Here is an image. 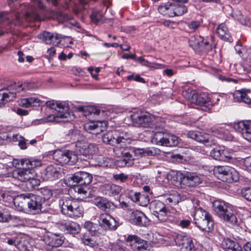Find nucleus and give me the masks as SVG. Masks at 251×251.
<instances>
[{
  "label": "nucleus",
  "mask_w": 251,
  "mask_h": 251,
  "mask_svg": "<svg viewBox=\"0 0 251 251\" xmlns=\"http://www.w3.org/2000/svg\"><path fill=\"white\" fill-rule=\"evenodd\" d=\"M131 138L130 135L121 129H117L109 131L102 137V141L111 146H116L114 148V152L118 157H122L118 161L120 167H129L133 164L132 152L131 148L126 147V143Z\"/></svg>",
  "instance_id": "f257e3e1"
},
{
  "label": "nucleus",
  "mask_w": 251,
  "mask_h": 251,
  "mask_svg": "<svg viewBox=\"0 0 251 251\" xmlns=\"http://www.w3.org/2000/svg\"><path fill=\"white\" fill-rule=\"evenodd\" d=\"M21 163L23 167L13 171V177L25 183L27 189L32 190L40 184L39 179L36 178L34 168L40 166L41 162L37 159L24 158L21 159Z\"/></svg>",
  "instance_id": "f03ea898"
},
{
  "label": "nucleus",
  "mask_w": 251,
  "mask_h": 251,
  "mask_svg": "<svg viewBox=\"0 0 251 251\" xmlns=\"http://www.w3.org/2000/svg\"><path fill=\"white\" fill-rule=\"evenodd\" d=\"M213 207L215 213L225 222L232 226L239 225L240 220L228 203L224 201H215Z\"/></svg>",
  "instance_id": "7ed1b4c3"
},
{
  "label": "nucleus",
  "mask_w": 251,
  "mask_h": 251,
  "mask_svg": "<svg viewBox=\"0 0 251 251\" xmlns=\"http://www.w3.org/2000/svg\"><path fill=\"white\" fill-rule=\"evenodd\" d=\"M61 212L69 217L75 218L83 215V209L78 203L69 197H64L58 202Z\"/></svg>",
  "instance_id": "20e7f679"
},
{
  "label": "nucleus",
  "mask_w": 251,
  "mask_h": 251,
  "mask_svg": "<svg viewBox=\"0 0 251 251\" xmlns=\"http://www.w3.org/2000/svg\"><path fill=\"white\" fill-rule=\"evenodd\" d=\"M23 198L21 200V204H18L20 210L24 209L25 205H27L29 212L33 214L42 212L44 205V199L42 198V196L28 194V195L22 194Z\"/></svg>",
  "instance_id": "39448f33"
},
{
  "label": "nucleus",
  "mask_w": 251,
  "mask_h": 251,
  "mask_svg": "<svg viewBox=\"0 0 251 251\" xmlns=\"http://www.w3.org/2000/svg\"><path fill=\"white\" fill-rule=\"evenodd\" d=\"M46 105L47 107L55 110L58 113L56 115H50L45 119H41L42 122H59L57 118H67L70 115L68 104L64 101L50 100L46 101Z\"/></svg>",
  "instance_id": "423d86ee"
},
{
  "label": "nucleus",
  "mask_w": 251,
  "mask_h": 251,
  "mask_svg": "<svg viewBox=\"0 0 251 251\" xmlns=\"http://www.w3.org/2000/svg\"><path fill=\"white\" fill-rule=\"evenodd\" d=\"M195 224L202 231L210 232L214 228V223L211 215L202 208H198L194 215Z\"/></svg>",
  "instance_id": "0eeeda50"
},
{
  "label": "nucleus",
  "mask_w": 251,
  "mask_h": 251,
  "mask_svg": "<svg viewBox=\"0 0 251 251\" xmlns=\"http://www.w3.org/2000/svg\"><path fill=\"white\" fill-rule=\"evenodd\" d=\"M214 173L217 178L228 183L239 180V173L233 168L228 166H218L214 168Z\"/></svg>",
  "instance_id": "6e6552de"
},
{
  "label": "nucleus",
  "mask_w": 251,
  "mask_h": 251,
  "mask_svg": "<svg viewBox=\"0 0 251 251\" xmlns=\"http://www.w3.org/2000/svg\"><path fill=\"white\" fill-rule=\"evenodd\" d=\"M93 179L91 174L85 172H78L74 174L67 176L64 179L65 184L68 186L72 187L77 184L87 186Z\"/></svg>",
  "instance_id": "1a4fd4ad"
},
{
  "label": "nucleus",
  "mask_w": 251,
  "mask_h": 251,
  "mask_svg": "<svg viewBox=\"0 0 251 251\" xmlns=\"http://www.w3.org/2000/svg\"><path fill=\"white\" fill-rule=\"evenodd\" d=\"M53 158L62 165H73L78 160L77 154L74 151L69 150L56 151L53 154Z\"/></svg>",
  "instance_id": "9d476101"
},
{
  "label": "nucleus",
  "mask_w": 251,
  "mask_h": 251,
  "mask_svg": "<svg viewBox=\"0 0 251 251\" xmlns=\"http://www.w3.org/2000/svg\"><path fill=\"white\" fill-rule=\"evenodd\" d=\"M187 136L188 138L203 144L207 146L215 145L217 143V138L215 136L197 130L188 131Z\"/></svg>",
  "instance_id": "9b49d317"
},
{
  "label": "nucleus",
  "mask_w": 251,
  "mask_h": 251,
  "mask_svg": "<svg viewBox=\"0 0 251 251\" xmlns=\"http://www.w3.org/2000/svg\"><path fill=\"white\" fill-rule=\"evenodd\" d=\"M132 123L138 126L149 128L154 116L149 113L136 111L130 115Z\"/></svg>",
  "instance_id": "f8f14e48"
},
{
  "label": "nucleus",
  "mask_w": 251,
  "mask_h": 251,
  "mask_svg": "<svg viewBox=\"0 0 251 251\" xmlns=\"http://www.w3.org/2000/svg\"><path fill=\"white\" fill-rule=\"evenodd\" d=\"M174 241L181 251H195L196 250L193 238L183 233L176 234Z\"/></svg>",
  "instance_id": "ddd939ff"
},
{
  "label": "nucleus",
  "mask_w": 251,
  "mask_h": 251,
  "mask_svg": "<svg viewBox=\"0 0 251 251\" xmlns=\"http://www.w3.org/2000/svg\"><path fill=\"white\" fill-rule=\"evenodd\" d=\"M76 148L78 153L88 158L92 157L99 151V148L97 145L87 142H77Z\"/></svg>",
  "instance_id": "4468645a"
},
{
  "label": "nucleus",
  "mask_w": 251,
  "mask_h": 251,
  "mask_svg": "<svg viewBox=\"0 0 251 251\" xmlns=\"http://www.w3.org/2000/svg\"><path fill=\"white\" fill-rule=\"evenodd\" d=\"M126 242L133 251H149L147 242L137 236L128 235Z\"/></svg>",
  "instance_id": "2eb2a0df"
},
{
  "label": "nucleus",
  "mask_w": 251,
  "mask_h": 251,
  "mask_svg": "<svg viewBox=\"0 0 251 251\" xmlns=\"http://www.w3.org/2000/svg\"><path fill=\"white\" fill-rule=\"evenodd\" d=\"M100 226L104 230H115L119 226L115 218L109 214H101L99 218Z\"/></svg>",
  "instance_id": "dca6fc26"
},
{
  "label": "nucleus",
  "mask_w": 251,
  "mask_h": 251,
  "mask_svg": "<svg viewBox=\"0 0 251 251\" xmlns=\"http://www.w3.org/2000/svg\"><path fill=\"white\" fill-rule=\"evenodd\" d=\"M181 183L188 187H195L202 182V178L197 173L186 172L181 177Z\"/></svg>",
  "instance_id": "f3484780"
},
{
  "label": "nucleus",
  "mask_w": 251,
  "mask_h": 251,
  "mask_svg": "<svg viewBox=\"0 0 251 251\" xmlns=\"http://www.w3.org/2000/svg\"><path fill=\"white\" fill-rule=\"evenodd\" d=\"M210 154L213 159L222 161H228L232 158L231 152L224 147L214 148L210 151Z\"/></svg>",
  "instance_id": "a211bd4d"
},
{
  "label": "nucleus",
  "mask_w": 251,
  "mask_h": 251,
  "mask_svg": "<svg viewBox=\"0 0 251 251\" xmlns=\"http://www.w3.org/2000/svg\"><path fill=\"white\" fill-rule=\"evenodd\" d=\"M129 220L132 224L139 226H146L150 222L143 212L137 210H133L130 213Z\"/></svg>",
  "instance_id": "6ab92c4d"
},
{
  "label": "nucleus",
  "mask_w": 251,
  "mask_h": 251,
  "mask_svg": "<svg viewBox=\"0 0 251 251\" xmlns=\"http://www.w3.org/2000/svg\"><path fill=\"white\" fill-rule=\"evenodd\" d=\"M191 102L195 104L202 106V110L206 111L210 109L211 101L206 93L194 94L192 96Z\"/></svg>",
  "instance_id": "aec40b11"
},
{
  "label": "nucleus",
  "mask_w": 251,
  "mask_h": 251,
  "mask_svg": "<svg viewBox=\"0 0 251 251\" xmlns=\"http://www.w3.org/2000/svg\"><path fill=\"white\" fill-rule=\"evenodd\" d=\"M84 128L86 131L92 133L97 134L106 128V122L105 121L90 122L84 124Z\"/></svg>",
  "instance_id": "412c9836"
},
{
  "label": "nucleus",
  "mask_w": 251,
  "mask_h": 251,
  "mask_svg": "<svg viewBox=\"0 0 251 251\" xmlns=\"http://www.w3.org/2000/svg\"><path fill=\"white\" fill-rule=\"evenodd\" d=\"M234 128L241 131L243 136L251 142V121L240 122L234 125Z\"/></svg>",
  "instance_id": "4be33fe9"
},
{
  "label": "nucleus",
  "mask_w": 251,
  "mask_h": 251,
  "mask_svg": "<svg viewBox=\"0 0 251 251\" xmlns=\"http://www.w3.org/2000/svg\"><path fill=\"white\" fill-rule=\"evenodd\" d=\"M93 203L98 207L106 212H109L110 210H114L116 207V206L113 202L101 197L94 198Z\"/></svg>",
  "instance_id": "5701e85b"
},
{
  "label": "nucleus",
  "mask_w": 251,
  "mask_h": 251,
  "mask_svg": "<svg viewBox=\"0 0 251 251\" xmlns=\"http://www.w3.org/2000/svg\"><path fill=\"white\" fill-rule=\"evenodd\" d=\"M60 168L54 165H50L47 167L43 175V178L47 181H53L58 179L60 176Z\"/></svg>",
  "instance_id": "b1692460"
},
{
  "label": "nucleus",
  "mask_w": 251,
  "mask_h": 251,
  "mask_svg": "<svg viewBox=\"0 0 251 251\" xmlns=\"http://www.w3.org/2000/svg\"><path fill=\"white\" fill-rule=\"evenodd\" d=\"M40 38H42L43 41L47 44H52L54 45H58L60 44L63 36L57 33L44 32L42 35H40Z\"/></svg>",
  "instance_id": "393cba45"
},
{
  "label": "nucleus",
  "mask_w": 251,
  "mask_h": 251,
  "mask_svg": "<svg viewBox=\"0 0 251 251\" xmlns=\"http://www.w3.org/2000/svg\"><path fill=\"white\" fill-rule=\"evenodd\" d=\"M60 228L65 233L72 235L79 233L81 230V227L78 224L72 221L61 224Z\"/></svg>",
  "instance_id": "a878e982"
},
{
  "label": "nucleus",
  "mask_w": 251,
  "mask_h": 251,
  "mask_svg": "<svg viewBox=\"0 0 251 251\" xmlns=\"http://www.w3.org/2000/svg\"><path fill=\"white\" fill-rule=\"evenodd\" d=\"M247 92H250V90H241L235 91L233 94V100L235 102H243L251 107V99L247 95Z\"/></svg>",
  "instance_id": "bb28decb"
},
{
  "label": "nucleus",
  "mask_w": 251,
  "mask_h": 251,
  "mask_svg": "<svg viewBox=\"0 0 251 251\" xmlns=\"http://www.w3.org/2000/svg\"><path fill=\"white\" fill-rule=\"evenodd\" d=\"M16 97V92L12 91V88L0 90V104L13 100Z\"/></svg>",
  "instance_id": "cd10ccee"
},
{
  "label": "nucleus",
  "mask_w": 251,
  "mask_h": 251,
  "mask_svg": "<svg viewBox=\"0 0 251 251\" xmlns=\"http://www.w3.org/2000/svg\"><path fill=\"white\" fill-rule=\"evenodd\" d=\"M216 33L222 40L229 42H233L232 37L230 36L227 27L225 24H221L217 27Z\"/></svg>",
  "instance_id": "c85d7f7f"
},
{
  "label": "nucleus",
  "mask_w": 251,
  "mask_h": 251,
  "mask_svg": "<svg viewBox=\"0 0 251 251\" xmlns=\"http://www.w3.org/2000/svg\"><path fill=\"white\" fill-rule=\"evenodd\" d=\"M1 197L3 201L7 203L13 202L15 206H18V204H21V200L23 198V196L21 195L20 196L15 198L14 194L10 191H5L1 193Z\"/></svg>",
  "instance_id": "c756f323"
},
{
  "label": "nucleus",
  "mask_w": 251,
  "mask_h": 251,
  "mask_svg": "<svg viewBox=\"0 0 251 251\" xmlns=\"http://www.w3.org/2000/svg\"><path fill=\"white\" fill-rule=\"evenodd\" d=\"M65 238L63 236L56 234L48 236L46 238V243L51 247H58L62 245Z\"/></svg>",
  "instance_id": "7c9ffc66"
},
{
  "label": "nucleus",
  "mask_w": 251,
  "mask_h": 251,
  "mask_svg": "<svg viewBox=\"0 0 251 251\" xmlns=\"http://www.w3.org/2000/svg\"><path fill=\"white\" fill-rule=\"evenodd\" d=\"M131 200L138 205L146 206L150 203V199L148 195L141 194L136 192L131 196Z\"/></svg>",
  "instance_id": "2f4dec72"
},
{
  "label": "nucleus",
  "mask_w": 251,
  "mask_h": 251,
  "mask_svg": "<svg viewBox=\"0 0 251 251\" xmlns=\"http://www.w3.org/2000/svg\"><path fill=\"white\" fill-rule=\"evenodd\" d=\"M222 247L228 251H243L239 244L229 238L224 239L222 242Z\"/></svg>",
  "instance_id": "473e14b6"
},
{
  "label": "nucleus",
  "mask_w": 251,
  "mask_h": 251,
  "mask_svg": "<svg viewBox=\"0 0 251 251\" xmlns=\"http://www.w3.org/2000/svg\"><path fill=\"white\" fill-rule=\"evenodd\" d=\"M42 101L38 98L30 97L24 98L20 100L19 104L21 106L26 108L34 106H40Z\"/></svg>",
  "instance_id": "72a5a7b5"
},
{
  "label": "nucleus",
  "mask_w": 251,
  "mask_h": 251,
  "mask_svg": "<svg viewBox=\"0 0 251 251\" xmlns=\"http://www.w3.org/2000/svg\"><path fill=\"white\" fill-rule=\"evenodd\" d=\"M153 215L158 221L161 223H165L168 221L176 223L177 221L176 220H175L171 219L170 210L167 208H165L164 210H162Z\"/></svg>",
  "instance_id": "f704fd0d"
},
{
  "label": "nucleus",
  "mask_w": 251,
  "mask_h": 251,
  "mask_svg": "<svg viewBox=\"0 0 251 251\" xmlns=\"http://www.w3.org/2000/svg\"><path fill=\"white\" fill-rule=\"evenodd\" d=\"M164 126L165 123L163 122L162 118L154 116V119L151 121L149 128L152 129V132H154L155 131L164 130Z\"/></svg>",
  "instance_id": "c9c22d12"
},
{
  "label": "nucleus",
  "mask_w": 251,
  "mask_h": 251,
  "mask_svg": "<svg viewBox=\"0 0 251 251\" xmlns=\"http://www.w3.org/2000/svg\"><path fill=\"white\" fill-rule=\"evenodd\" d=\"M79 111L82 112L85 116L93 114L99 115L100 113V109L94 106H80L77 107Z\"/></svg>",
  "instance_id": "e433bc0d"
},
{
  "label": "nucleus",
  "mask_w": 251,
  "mask_h": 251,
  "mask_svg": "<svg viewBox=\"0 0 251 251\" xmlns=\"http://www.w3.org/2000/svg\"><path fill=\"white\" fill-rule=\"evenodd\" d=\"M152 139V142L157 145L163 146L166 138L167 132H165L164 130L155 131Z\"/></svg>",
  "instance_id": "4c0bfd02"
},
{
  "label": "nucleus",
  "mask_w": 251,
  "mask_h": 251,
  "mask_svg": "<svg viewBox=\"0 0 251 251\" xmlns=\"http://www.w3.org/2000/svg\"><path fill=\"white\" fill-rule=\"evenodd\" d=\"M33 84L31 82H25L24 83L18 84L12 87V91H15L17 93H20L22 91L30 90L33 89Z\"/></svg>",
  "instance_id": "58836bf2"
},
{
  "label": "nucleus",
  "mask_w": 251,
  "mask_h": 251,
  "mask_svg": "<svg viewBox=\"0 0 251 251\" xmlns=\"http://www.w3.org/2000/svg\"><path fill=\"white\" fill-rule=\"evenodd\" d=\"M150 209L152 211L153 214L154 215L162 210H164L166 205L162 201L159 200H154L152 201L150 205Z\"/></svg>",
  "instance_id": "ea45409f"
},
{
  "label": "nucleus",
  "mask_w": 251,
  "mask_h": 251,
  "mask_svg": "<svg viewBox=\"0 0 251 251\" xmlns=\"http://www.w3.org/2000/svg\"><path fill=\"white\" fill-rule=\"evenodd\" d=\"M164 145L168 147H173L177 145L178 143V137L174 135L169 134L167 133Z\"/></svg>",
  "instance_id": "a19ab883"
},
{
  "label": "nucleus",
  "mask_w": 251,
  "mask_h": 251,
  "mask_svg": "<svg viewBox=\"0 0 251 251\" xmlns=\"http://www.w3.org/2000/svg\"><path fill=\"white\" fill-rule=\"evenodd\" d=\"M232 16L233 18L237 21H239L241 24L246 26L250 25L251 23L249 20L246 18H245L240 11H234L232 13Z\"/></svg>",
  "instance_id": "79ce46f5"
},
{
  "label": "nucleus",
  "mask_w": 251,
  "mask_h": 251,
  "mask_svg": "<svg viewBox=\"0 0 251 251\" xmlns=\"http://www.w3.org/2000/svg\"><path fill=\"white\" fill-rule=\"evenodd\" d=\"M12 141L14 142L18 141V145L22 150H25L27 148L26 141L28 140L22 136L18 134H13Z\"/></svg>",
  "instance_id": "37998d69"
},
{
  "label": "nucleus",
  "mask_w": 251,
  "mask_h": 251,
  "mask_svg": "<svg viewBox=\"0 0 251 251\" xmlns=\"http://www.w3.org/2000/svg\"><path fill=\"white\" fill-rule=\"evenodd\" d=\"M107 194L110 196H115L118 194L121 191V186L116 184L107 185L106 187Z\"/></svg>",
  "instance_id": "c03bdc74"
},
{
  "label": "nucleus",
  "mask_w": 251,
  "mask_h": 251,
  "mask_svg": "<svg viewBox=\"0 0 251 251\" xmlns=\"http://www.w3.org/2000/svg\"><path fill=\"white\" fill-rule=\"evenodd\" d=\"M94 236L87 235L86 233L83 235L81 238L82 242L85 245L89 246L91 247H93L96 244V241L95 240Z\"/></svg>",
  "instance_id": "a18cd8bd"
},
{
  "label": "nucleus",
  "mask_w": 251,
  "mask_h": 251,
  "mask_svg": "<svg viewBox=\"0 0 251 251\" xmlns=\"http://www.w3.org/2000/svg\"><path fill=\"white\" fill-rule=\"evenodd\" d=\"M174 3L175 16H181L187 11V7L182 4Z\"/></svg>",
  "instance_id": "49530a36"
},
{
  "label": "nucleus",
  "mask_w": 251,
  "mask_h": 251,
  "mask_svg": "<svg viewBox=\"0 0 251 251\" xmlns=\"http://www.w3.org/2000/svg\"><path fill=\"white\" fill-rule=\"evenodd\" d=\"M91 20L96 24H101L104 22V19L100 12L94 11L91 15Z\"/></svg>",
  "instance_id": "de8ad7c7"
},
{
  "label": "nucleus",
  "mask_w": 251,
  "mask_h": 251,
  "mask_svg": "<svg viewBox=\"0 0 251 251\" xmlns=\"http://www.w3.org/2000/svg\"><path fill=\"white\" fill-rule=\"evenodd\" d=\"M203 43V37L201 36H192L189 39V44L191 46L196 48L200 47Z\"/></svg>",
  "instance_id": "09e8293b"
},
{
  "label": "nucleus",
  "mask_w": 251,
  "mask_h": 251,
  "mask_svg": "<svg viewBox=\"0 0 251 251\" xmlns=\"http://www.w3.org/2000/svg\"><path fill=\"white\" fill-rule=\"evenodd\" d=\"M181 201V198L179 194L177 193H175L174 195H170V197L166 199V202L168 204L176 205Z\"/></svg>",
  "instance_id": "8fccbe9b"
},
{
  "label": "nucleus",
  "mask_w": 251,
  "mask_h": 251,
  "mask_svg": "<svg viewBox=\"0 0 251 251\" xmlns=\"http://www.w3.org/2000/svg\"><path fill=\"white\" fill-rule=\"evenodd\" d=\"M72 187H74L75 191L77 192L78 194H81L84 196L86 195L88 189L87 186H83L77 184L76 185L72 186Z\"/></svg>",
  "instance_id": "3c124183"
},
{
  "label": "nucleus",
  "mask_w": 251,
  "mask_h": 251,
  "mask_svg": "<svg viewBox=\"0 0 251 251\" xmlns=\"http://www.w3.org/2000/svg\"><path fill=\"white\" fill-rule=\"evenodd\" d=\"M42 194V198L44 199V202L46 203V200L50 198L52 195V192L48 188H43L41 190Z\"/></svg>",
  "instance_id": "603ef678"
},
{
  "label": "nucleus",
  "mask_w": 251,
  "mask_h": 251,
  "mask_svg": "<svg viewBox=\"0 0 251 251\" xmlns=\"http://www.w3.org/2000/svg\"><path fill=\"white\" fill-rule=\"evenodd\" d=\"M109 251H125L120 242L110 244L109 246Z\"/></svg>",
  "instance_id": "864d4df0"
},
{
  "label": "nucleus",
  "mask_w": 251,
  "mask_h": 251,
  "mask_svg": "<svg viewBox=\"0 0 251 251\" xmlns=\"http://www.w3.org/2000/svg\"><path fill=\"white\" fill-rule=\"evenodd\" d=\"M159 152L160 150L155 148L144 149V155L154 156L159 154Z\"/></svg>",
  "instance_id": "5fc2aeb1"
},
{
  "label": "nucleus",
  "mask_w": 251,
  "mask_h": 251,
  "mask_svg": "<svg viewBox=\"0 0 251 251\" xmlns=\"http://www.w3.org/2000/svg\"><path fill=\"white\" fill-rule=\"evenodd\" d=\"M113 177L114 179L116 181L119 180L121 182H125L128 178V176L124 173H121L119 174L114 175Z\"/></svg>",
  "instance_id": "6e6d98bb"
},
{
  "label": "nucleus",
  "mask_w": 251,
  "mask_h": 251,
  "mask_svg": "<svg viewBox=\"0 0 251 251\" xmlns=\"http://www.w3.org/2000/svg\"><path fill=\"white\" fill-rule=\"evenodd\" d=\"M242 195L247 200L251 201V187L244 188L242 190Z\"/></svg>",
  "instance_id": "4d7b16f0"
},
{
  "label": "nucleus",
  "mask_w": 251,
  "mask_h": 251,
  "mask_svg": "<svg viewBox=\"0 0 251 251\" xmlns=\"http://www.w3.org/2000/svg\"><path fill=\"white\" fill-rule=\"evenodd\" d=\"M202 23L201 21H193L188 24V26L191 29L195 31L197 29Z\"/></svg>",
  "instance_id": "13d9d810"
},
{
  "label": "nucleus",
  "mask_w": 251,
  "mask_h": 251,
  "mask_svg": "<svg viewBox=\"0 0 251 251\" xmlns=\"http://www.w3.org/2000/svg\"><path fill=\"white\" fill-rule=\"evenodd\" d=\"M217 77L220 80L222 81H226L227 82H233L236 83L237 80L236 79L230 78L227 76L225 75H223L221 74H218L217 75Z\"/></svg>",
  "instance_id": "bf43d9fd"
},
{
  "label": "nucleus",
  "mask_w": 251,
  "mask_h": 251,
  "mask_svg": "<svg viewBox=\"0 0 251 251\" xmlns=\"http://www.w3.org/2000/svg\"><path fill=\"white\" fill-rule=\"evenodd\" d=\"M131 151L137 157L144 155V149L131 148Z\"/></svg>",
  "instance_id": "052dcab7"
},
{
  "label": "nucleus",
  "mask_w": 251,
  "mask_h": 251,
  "mask_svg": "<svg viewBox=\"0 0 251 251\" xmlns=\"http://www.w3.org/2000/svg\"><path fill=\"white\" fill-rule=\"evenodd\" d=\"M169 4L168 3L160 5L158 7V10L159 12L163 15L167 16V13L168 11V6H169Z\"/></svg>",
  "instance_id": "680f3d73"
},
{
  "label": "nucleus",
  "mask_w": 251,
  "mask_h": 251,
  "mask_svg": "<svg viewBox=\"0 0 251 251\" xmlns=\"http://www.w3.org/2000/svg\"><path fill=\"white\" fill-rule=\"evenodd\" d=\"M191 219H183L179 222L178 225L183 228H188L191 225Z\"/></svg>",
  "instance_id": "e2e57ef3"
},
{
  "label": "nucleus",
  "mask_w": 251,
  "mask_h": 251,
  "mask_svg": "<svg viewBox=\"0 0 251 251\" xmlns=\"http://www.w3.org/2000/svg\"><path fill=\"white\" fill-rule=\"evenodd\" d=\"M235 50L237 51V52L243 58H251V54L249 55L248 56H246L244 55L243 53V52L245 51V50L243 49L242 47L239 45H236L235 47Z\"/></svg>",
  "instance_id": "0e129e2a"
},
{
  "label": "nucleus",
  "mask_w": 251,
  "mask_h": 251,
  "mask_svg": "<svg viewBox=\"0 0 251 251\" xmlns=\"http://www.w3.org/2000/svg\"><path fill=\"white\" fill-rule=\"evenodd\" d=\"M209 40H211L212 38L211 37L209 39H206V40L204 42V39L203 38V43L201 44V45L200 47H204L205 48V51H208L212 50V45H210Z\"/></svg>",
  "instance_id": "69168bd1"
},
{
  "label": "nucleus",
  "mask_w": 251,
  "mask_h": 251,
  "mask_svg": "<svg viewBox=\"0 0 251 251\" xmlns=\"http://www.w3.org/2000/svg\"><path fill=\"white\" fill-rule=\"evenodd\" d=\"M169 6H168V11L167 16L171 17H175L174 3L173 2H168Z\"/></svg>",
  "instance_id": "338daca9"
},
{
  "label": "nucleus",
  "mask_w": 251,
  "mask_h": 251,
  "mask_svg": "<svg viewBox=\"0 0 251 251\" xmlns=\"http://www.w3.org/2000/svg\"><path fill=\"white\" fill-rule=\"evenodd\" d=\"M211 131L216 135L220 136L223 134L224 129L221 127H214L211 128Z\"/></svg>",
  "instance_id": "774afa93"
}]
</instances>
